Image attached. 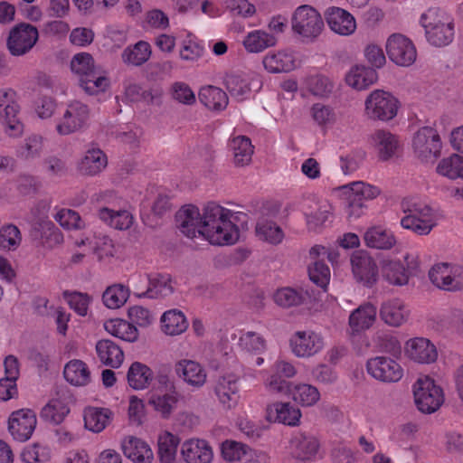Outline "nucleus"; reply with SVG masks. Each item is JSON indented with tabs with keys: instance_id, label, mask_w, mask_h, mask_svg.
I'll list each match as a JSON object with an SVG mask.
<instances>
[{
	"instance_id": "obj_1",
	"label": "nucleus",
	"mask_w": 463,
	"mask_h": 463,
	"mask_svg": "<svg viewBox=\"0 0 463 463\" xmlns=\"http://www.w3.org/2000/svg\"><path fill=\"white\" fill-rule=\"evenodd\" d=\"M232 212L214 203L203 208L201 235L213 245H232L239 240L240 230L232 221Z\"/></svg>"
},
{
	"instance_id": "obj_2",
	"label": "nucleus",
	"mask_w": 463,
	"mask_h": 463,
	"mask_svg": "<svg viewBox=\"0 0 463 463\" xmlns=\"http://www.w3.org/2000/svg\"><path fill=\"white\" fill-rule=\"evenodd\" d=\"M401 207L404 213L401 226L418 235L430 234L441 217L439 208L418 198H404Z\"/></svg>"
},
{
	"instance_id": "obj_3",
	"label": "nucleus",
	"mask_w": 463,
	"mask_h": 463,
	"mask_svg": "<svg viewBox=\"0 0 463 463\" xmlns=\"http://www.w3.org/2000/svg\"><path fill=\"white\" fill-rule=\"evenodd\" d=\"M73 73L79 78L80 87L89 95L104 92L109 87V80L95 68L92 56L80 52L73 56L71 61Z\"/></svg>"
},
{
	"instance_id": "obj_4",
	"label": "nucleus",
	"mask_w": 463,
	"mask_h": 463,
	"mask_svg": "<svg viewBox=\"0 0 463 463\" xmlns=\"http://www.w3.org/2000/svg\"><path fill=\"white\" fill-rule=\"evenodd\" d=\"M420 24L425 29L428 43L436 47H444L452 43L455 36L453 19L445 12L430 8L421 14Z\"/></svg>"
},
{
	"instance_id": "obj_5",
	"label": "nucleus",
	"mask_w": 463,
	"mask_h": 463,
	"mask_svg": "<svg viewBox=\"0 0 463 463\" xmlns=\"http://www.w3.org/2000/svg\"><path fill=\"white\" fill-rule=\"evenodd\" d=\"M128 284L133 287L135 294L138 297L164 298L173 292L171 278L168 274H156L152 277L133 274L128 279Z\"/></svg>"
},
{
	"instance_id": "obj_6",
	"label": "nucleus",
	"mask_w": 463,
	"mask_h": 463,
	"mask_svg": "<svg viewBox=\"0 0 463 463\" xmlns=\"http://www.w3.org/2000/svg\"><path fill=\"white\" fill-rule=\"evenodd\" d=\"M417 408L423 413L435 412L444 402L443 390L430 376L420 377L413 384Z\"/></svg>"
},
{
	"instance_id": "obj_7",
	"label": "nucleus",
	"mask_w": 463,
	"mask_h": 463,
	"mask_svg": "<svg viewBox=\"0 0 463 463\" xmlns=\"http://www.w3.org/2000/svg\"><path fill=\"white\" fill-rule=\"evenodd\" d=\"M291 25L295 33L303 39L312 41L322 33L324 21L317 9L311 5H303L295 10Z\"/></svg>"
},
{
	"instance_id": "obj_8",
	"label": "nucleus",
	"mask_w": 463,
	"mask_h": 463,
	"mask_svg": "<svg viewBox=\"0 0 463 463\" xmlns=\"http://www.w3.org/2000/svg\"><path fill=\"white\" fill-rule=\"evenodd\" d=\"M399 100L390 92L373 90L365 99V113L373 119L388 121L396 117Z\"/></svg>"
},
{
	"instance_id": "obj_9",
	"label": "nucleus",
	"mask_w": 463,
	"mask_h": 463,
	"mask_svg": "<svg viewBox=\"0 0 463 463\" xmlns=\"http://www.w3.org/2000/svg\"><path fill=\"white\" fill-rule=\"evenodd\" d=\"M15 96L11 89L0 90V122L5 134L11 137H18L24 132V125L18 118L19 106Z\"/></svg>"
},
{
	"instance_id": "obj_10",
	"label": "nucleus",
	"mask_w": 463,
	"mask_h": 463,
	"mask_svg": "<svg viewBox=\"0 0 463 463\" xmlns=\"http://www.w3.org/2000/svg\"><path fill=\"white\" fill-rule=\"evenodd\" d=\"M389 59L398 66L409 67L417 59V50L413 42L402 33H392L385 45Z\"/></svg>"
},
{
	"instance_id": "obj_11",
	"label": "nucleus",
	"mask_w": 463,
	"mask_h": 463,
	"mask_svg": "<svg viewBox=\"0 0 463 463\" xmlns=\"http://www.w3.org/2000/svg\"><path fill=\"white\" fill-rule=\"evenodd\" d=\"M366 371L371 377L385 383H397L403 376L401 364L396 360L384 355L368 359Z\"/></svg>"
},
{
	"instance_id": "obj_12",
	"label": "nucleus",
	"mask_w": 463,
	"mask_h": 463,
	"mask_svg": "<svg viewBox=\"0 0 463 463\" xmlns=\"http://www.w3.org/2000/svg\"><path fill=\"white\" fill-rule=\"evenodd\" d=\"M89 118V107L80 101H72L68 104L60 122L56 125V131L61 136L75 133L87 125Z\"/></svg>"
},
{
	"instance_id": "obj_13",
	"label": "nucleus",
	"mask_w": 463,
	"mask_h": 463,
	"mask_svg": "<svg viewBox=\"0 0 463 463\" xmlns=\"http://www.w3.org/2000/svg\"><path fill=\"white\" fill-rule=\"evenodd\" d=\"M412 146L421 160H432L439 156L442 144L436 129L423 127L414 135Z\"/></svg>"
},
{
	"instance_id": "obj_14",
	"label": "nucleus",
	"mask_w": 463,
	"mask_h": 463,
	"mask_svg": "<svg viewBox=\"0 0 463 463\" xmlns=\"http://www.w3.org/2000/svg\"><path fill=\"white\" fill-rule=\"evenodd\" d=\"M50 207L49 202L41 201L33 212H38L39 214L34 223V230L40 232L43 244L48 248H53L63 241V235L55 224L48 219Z\"/></svg>"
},
{
	"instance_id": "obj_15",
	"label": "nucleus",
	"mask_w": 463,
	"mask_h": 463,
	"mask_svg": "<svg viewBox=\"0 0 463 463\" xmlns=\"http://www.w3.org/2000/svg\"><path fill=\"white\" fill-rule=\"evenodd\" d=\"M462 269L448 263L434 265L430 272V281L439 288L453 291L458 290L463 286Z\"/></svg>"
},
{
	"instance_id": "obj_16",
	"label": "nucleus",
	"mask_w": 463,
	"mask_h": 463,
	"mask_svg": "<svg viewBox=\"0 0 463 463\" xmlns=\"http://www.w3.org/2000/svg\"><path fill=\"white\" fill-rule=\"evenodd\" d=\"M36 425V414L30 409L13 411L8 420L10 434L15 440L21 442H24L32 437Z\"/></svg>"
},
{
	"instance_id": "obj_17",
	"label": "nucleus",
	"mask_w": 463,
	"mask_h": 463,
	"mask_svg": "<svg viewBox=\"0 0 463 463\" xmlns=\"http://www.w3.org/2000/svg\"><path fill=\"white\" fill-rule=\"evenodd\" d=\"M289 345L297 357H311L323 349L324 339L314 331H297L291 335Z\"/></svg>"
},
{
	"instance_id": "obj_18",
	"label": "nucleus",
	"mask_w": 463,
	"mask_h": 463,
	"mask_svg": "<svg viewBox=\"0 0 463 463\" xmlns=\"http://www.w3.org/2000/svg\"><path fill=\"white\" fill-rule=\"evenodd\" d=\"M38 36L36 27L20 24L10 32L7 41L8 49L13 55H23L34 46Z\"/></svg>"
},
{
	"instance_id": "obj_19",
	"label": "nucleus",
	"mask_w": 463,
	"mask_h": 463,
	"mask_svg": "<svg viewBox=\"0 0 463 463\" xmlns=\"http://www.w3.org/2000/svg\"><path fill=\"white\" fill-rule=\"evenodd\" d=\"M352 270L357 281L366 287L373 286L378 278V268L366 252L355 251L351 257Z\"/></svg>"
},
{
	"instance_id": "obj_20",
	"label": "nucleus",
	"mask_w": 463,
	"mask_h": 463,
	"mask_svg": "<svg viewBox=\"0 0 463 463\" xmlns=\"http://www.w3.org/2000/svg\"><path fill=\"white\" fill-rule=\"evenodd\" d=\"M377 309L370 302L360 305L348 317L349 335L352 337L361 335L370 329L376 320Z\"/></svg>"
},
{
	"instance_id": "obj_21",
	"label": "nucleus",
	"mask_w": 463,
	"mask_h": 463,
	"mask_svg": "<svg viewBox=\"0 0 463 463\" xmlns=\"http://www.w3.org/2000/svg\"><path fill=\"white\" fill-rule=\"evenodd\" d=\"M181 453L185 463H211L213 451L209 442L202 439H190L181 447Z\"/></svg>"
},
{
	"instance_id": "obj_22",
	"label": "nucleus",
	"mask_w": 463,
	"mask_h": 463,
	"mask_svg": "<svg viewBox=\"0 0 463 463\" xmlns=\"http://www.w3.org/2000/svg\"><path fill=\"white\" fill-rule=\"evenodd\" d=\"M203 214L194 205H185L175 214L177 227L188 238H194L201 235Z\"/></svg>"
},
{
	"instance_id": "obj_23",
	"label": "nucleus",
	"mask_w": 463,
	"mask_h": 463,
	"mask_svg": "<svg viewBox=\"0 0 463 463\" xmlns=\"http://www.w3.org/2000/svg\"><path fill=\"white\" fill-rule=\"evenodd\" d=\"M301 411L289 402H274L266 408V420L288 426H298Z\"/></svg>"
},
{
	"instance_id": "obj_24",
	"label": "nucleus",
	"mask_w": 463,
	"mask_h": 463,
	"mask_svg": "<svg viewBox=\"0 0 463 463\" xmlns=\"http://www.w3.org/2000/svg\"><path fill=\"white\" fill-rule=\"evenodd\" d=\"M121 449L126 458L133 463H152L154 453L150 445L137 437H126L121 442Z\"/></svg>"
},
{
	"instance_id": "obj_25",
	"label": "nucleus",
	"mask_w": 463,
	"mask_h": 463,
	"mask_svg": "<svg viewBox=\"0 0 463 463\" xmlns=\"http://www.w3.org/2000/svg\"><path fill=\"white\" fill-rule=\"evenodd\" d=\"M214 392L219 402L224 408H234L240 399L239 378L234 374H227L220 377Z\"/></svg>"
},
{
	"instance_id": "obj_26",
	"label": "nucleus",
	"mask_w": 463,
	"mask_h": 463,
	"mask_svg": "<svg viewBox=\"0 0 463 463\" xmlns=\"http://www.w3.org/2000/svg\"><path fill=\"white\" fill-rule=\"evenodd\" d=\"M329 28L337 34L350 35L356 29L354 17L346 10L340 7H330L326 14Z\"/></svg>"
},
{
	"instance_id": "obj_27",
	"label": "nucleus",
	"mask_w": 463,
	"mask_h": 463,
	"mask_svg": "<svg viewBox=\"0 0 463 463\" xmlns=\"http://www.w3.org/2000/svg\"><path fill=\"white\" fill-rule=\"evenodd\" d=\"M406 354L411 360L420 364L433 363L438 357L436 346L423 337L409 340L406 343Z\"/></svg>"
},
{
	"instance_id": "obj_28",
	"label": "nucleus",
	"mask_w": 463,
	"mask_h": 463,
	"mask_svg": "<svg viewBox=\"0 0 463 463\" xmlns=\"http://www.w3.org/2000/svg\"><path fill=\"white\" fill-rule=\"evenodd\" d=\"M178 399V392L171 383L165 385V392L156 391L153 392L148 402L157 412L164 418H167L176 407Z\"/></svg>"
},
{
	"instance_id": "obj_29",
	"label": "nucleus",
	"mask_w": 463,
	"mask_h": 463,
	"mask_svg": "<svg viewBox=\"0 0 463 463\" xmlns=\"http://www.w3.org/2000/svg\"><path fill=\"white\" fill-rule=\"evenodd\" d=\"M175 372L187 384L200 388L206 382V372L197 362L192 360H181L175 365Z\"/></svg>"
},
{
	"instance_id": "obj_30",
	"label": "nucleus",
	"mask_w": 463,
	"mask_h": 463,
	"mask_svg": "<svg viewBox=\"0 0 463 463\" xmlns=\"http://www.w3.org/2000/svg\"><path fill=\"white\" fill-rule=\"evenodd\" d=\"M408 316L409 311L403 301L399 298L384 301L380 308L382 320L392 326H400L407 320Z\"/></svg>"
},
{
	"instance_id": "obj_31",
	"label": "nucleus",
	"mask_w": 463,
	"mask_h": 463,
	"mask_svg": "<svg viewBox=\"0 0 463 463\" xmlns=\"http://www.w3.org/2000/svg\"><path fill=\"white\" fill-rule=\"evenodd\" d=\"M97 355L106 366L118 368L124 361V352L121 347L109 339H101L96 344Z\"/></svg>"
},
{
	"instance_id": "obj_32",
	"label": "nucleus",
	"mask_w": 463,
	"mask_h": 463,
	"mask_svg": "<svg viewBox=\"0 0 463 463\" xmlns=\"http://www.w3.org/2000/svg\"><path fill=\"white\" fill-rule=\"evenodd\" d=\"M113 412L108 408L88 407L84 410L85 428L94 433H99L110 423Z\"/></svg>"
},
{
	"instance_id": "obj_33",
	"label": "nucleus",
	"mask_w": 463,
	"mask_h": 463,
	"mask_svg": "<svg viewBox=\"0 0 463 463\" xmlns=\"http://www.w3.org/2000/svg\"><path fill=\"white\" fill-rule=\"evenodd\" d=\"M65 380L71 385L82 387L91 381V373L86 363L79 359L69 361L63 370Z\"/></svg>"
},
{
	"instance_id": "obj_34",
	"label": "nucleus",
	"mask_w": 463,
	"mask_h": 463,
	"mask_svg": "<svg viewBox=\"0 0 463 463\" xmlns=\"http://www.w3.org/2000/svg\"><path fill=\"white\" fill-rule=\"evenodd\" d=\"M108 165V158L99 148H91L86 151L79 163V171L84 175H96Z\"/></svg>"
},
{
	"instance_id": "obj_35",
	"label": "nucleus",
	"mask_w": 463,
	"mask_h": 463,
	"mask_svg": "<svg viewBox=\"0 0 463 463\" xmlns=\"http://www.w3.org/2000/svg\"><path fill=\"white\" fill-rule=\"evenodd\" d=\"M364 240L369 248L379 250H390L395 243L396 239L392 232L382 226L369 228L364 235Z\"/></svg>"
},
{
	"instance_id": "obj_36",
	"label": "nucleus",
	"mask_w": 463,
	"mask_h": 463,
	"mask_svg": "<svg viewBox=\"0 0 463 463\" xmlns=\"http://www.w3.org/2000/svg\"><path fill=\"white\" fill-rule=\"evenodd\" d=\"M264 68L271 73L288 72L295 69V58L289 52H269L262 61Z\"/></svg>"
},
{
	"instance_id": "obj_37",
	"label": "nucleus",
	"mask_w": 463,
	"mask_h": 463,
	"mask_svg": "<svg viewBox=\"0 0 463 463\" xmlns=\"http://www.w3.org/2000/svg\"><path fill=\"white\" fill-rule=\"evenodd\" d=\"M378 75L374 69L365 66L353 67L345 76V82L354 90H365L377 80Z\"/></svg>"
},
{
	"instance_id": "obj_38",
	"label": "nucleus",
	"mask_w": 463,
	"mask_h": 463,
	"mask_svg": "<svg viewBox=\"0 0 463 463\" xmlns=\"http://www.w3.org/2000/svg\"><path fill=\"white\" fill-rule=\"evenodd\" d=\"M199 100L203 105L212 110H223L226 109L229 99L224 90L221 88L207 85L200 89Z\"/></svg>"
},
{
	"instance_id": "obj_39",
	"label": "nucleus",
	"mask_w": 463,
	"mask_h": 463,
	"mask_svg": "<svg viewBox=\"0 0 463 463\" xmlns=\"http://www.w3.org/2000/svg\"><path fill=\"white\" fill-rule=\"evenodd\" d=\"M99 219L116 230H128L133 224L134 217L127 210L115 211L109 207H101L98 213Z\"/></svg>"
},
{
	"instance_id": "obj_40",
	"label": "nucleus",
	"mask_w": 463,
	"mask_h": 463,
	"mask_svg": "<svg viewBox=\"0 0 463 463\" xmlns=\"http://www.w3.org/2000/svg\"><path fill=\"white\" fill-rule=\"evenodd\" d=\"M255 232L260 241L272 245L279 244L284 239L282 229L274 221L265 216L258 219Z\"/></svg>"
},
{
	"instance_id": "obj_41",
	"label": "nucleus",
	"mask_w": 463,
	"mask_h": 463,
	"mask_svg": "<svg viewBox=\"0 0 463 463\" xmlns=\"http://www.w3.org/2000/svg\"><path fill=\"white\" fill-rule=\"evenodd\" d=\"M104 328L111 335L129 343L137 341L139 335L137 328L132 323L121 318L106 321Z\"/></svg>"
},
{
	"instance_id": "obj_42",
	"label": "nucleus",
	"mask_w": 463,
	"mask_h": 463,
	"mask_svg": "<svg viewBox=\"0 0 463 463\" xmlns=\"http://www.w3.org/2000/svg\"><path fill=\"white\" fill-rule=\"evenodd\" d=\"M381 273L390 284H407L409 276L404 265L398 260L384 259L381 262Z\"/></svg>"
},
{
	"instance_id": "obj_43",
	"label": "nucleus",
	"mask_w": 463,
	"mask_h": 463,
	"mask_svg": "<svg viewBox=\"0 0 463 463\" xmlns=\"http://www.w3.org/2000/svg\"><path fill=\"white\" fill-rule=\"evenodd\" d=\"M296 457L302 461L315 460L319 450V441L312 436L302 433L296 435L292 439Z\"/></svg>"
},
{
	"instance_id": "obj_44",
	"label": "nucleus",
	"mask_w": 463,
	"mask_h": 463,
	"mask_svg": "<svg viewBox=\"0 0 463 463\" xmlns=\"http://www.w3.org/2000/svg\"><path fill=\"white\" fill-rule=\"evenodd\" d=\"M151 53L150 44L145 41H138L137 43L128 46L123 51L121 58L123 62L128 65L141 66L149 60Z\"/></svg>"
},
{
	"instance_id": "obj_45",
	"label": "nucleus",
	"mask_w": 463,
	"mask_h": 463,
	"mask_svg": "<svg viewBox=\"0 0 463 463\" xmlns=\"http://www.w3.org/2000/svg\"><path fill=\"white\" fill-rule=\"evenodd\" d=\"M162 330L169 335L184 333L188 327V322L184 313L177 309L165 311L161 317Z\"/></svg>"
},
{
	"instance_id": "obj_46",
	"label": "nucleus",
	"mask_w": 463,
	"mask_h": 463,
	"mask_svg": "<svg viewBox=\"0 0 463 463\" xmlns=\"http://www.w3.org/2000/svg\"><path fill=\"white\" fill-rule=\"evenodd\" d=\"M180 443L178 436L165 430L158 435L157 446L160 463H172Z\"/></svg>"
},
{
	"instance_id": "obj_47",
	"label": "nucleus",
	"mask_w": 463,
	"mask_h": 463,
	"mask_svg": "<svg viewBox=\"0 0 463 463\" xmlns=\"http://www.w3.org/2000/svg\"><path fill=\"white\" fill-rule=\"evenodd\" d=\"M276 43L277 40L274 35L262 30H254L246 35L243 40V46L247 52L256 53L274 46Z\"/></svg>"
},
{
	"instance_id": "obj_48",
	"label": "nucleus",
	"mask_w": 463,
	"mask_h": 463,
	"mask_svg": "<svg viewBox=\"0 0 463 463\" xmlns=\"http://www.w3.org/2000/svg\"><path fill=\"white\" fill-rule=\"evenodd\" d=\"M251 453V449L241 442L227 439L221 444L222 457L229 462L250 460Z\"/></svg>"
},
{
	"instance_id": "obj_49",
	"label": "nucleus",
	"mask_w": 463,
	"mask_h": 463,
	"mask_svg": "<svg viewBox=\"0 0 463 463\" xmlns=\"http://www.w3.org/2000/svg\"><path fill=\"white\" fill-rule=\"evenodd\" d=\"M153 379L152 370L146 364L134 362L128 372V382L136 390L146 388Z\"/></svg>"
},
{
	"instance_id": "obj_50",
	"label": "nucleus",
	"mask_w": 463,
	"mask_h": 463,
	"mask_svg": "<svg viewBox=\"0 0 463 463\" xmlns=\"http://www.w3.org/2000/svg\"><path fill=\"white\" fill-rule=\"evenodd\" d=\"M230 146L233 151L236 165L243 166L251 161L254 147L249 137L245 136L236 137L231 141Z\"/></svg>"
},
{
	"instance_id": "obj_51",
	"label": "nucleus",
	"mask_w": 463,
	"mask_h": 463,
	"mask_svg": "<svg viewBox=\"0 0 463 463\" xmlns=\"http://www.w3.org/2000/svg\"><path fill=\"white\" fill-rule=\"evenodd\" d=\"M70 412L68 404L61 399L51 400L41 411V417L53 424H60Z\"/></svg>"
},
{
	"instance_id": "obj_52",
	"label": "nucleus",
	"mask_w": 463,
	"mask_h": 463,
	"mask_svg": "<svg viewBox=\"0 0 463 463\" xmlns=\"http://www.w3.org/2000/svg\"><path fill=\"white\" fill-rule=\"evenodd\" d=\"M373 140L377 146L379 156L383 160L391 158L398 147L396 137L385 130H377L373 135Z\"/></svg>"
},
{
	"instance_id": "obj_53",
	"label": "nucleus",
	"mask_w": 463,
	"mask_h": 463,
	"mask_svg": "<svg viewBox=\"0 0 463 463\" xmlns=\"http://www.w3.org/2000/svg\"><path fill=\"white\" fill-rule=\"evenodd\" d=\"M339 191L343 194H354L363 201L373 200L381 194L378 186L364 183L363 181L353 182L339 187Z\"/></svg>"
},
{
	"instance_id": "obj_54",
	"label": "nucleus",
	"mask_w": 463,
	"mask_h": 463,
	"mask_svg": "<svg viewBox=\"0 0 463 463\" xmlns=\"http://www.w3.org/2000/svg\"><path fill=\"white\" fill-rule=\"evenodd\" d=\"M290 395L296 402L302 406H312L316 404L320 398L318 390L315 386L307 383L294 385Z\"/></svg>"
},
{
	"instance_id": "obj_55",
	"label": "nucleus",
	"mask_w": 463,
	"mask_h": 463,
	"mask_svg": "<svg viewBox=\"0 0 463 463\" xmlns=\"http://www.w3.org/2000/svg\"><path fill=\"white\" fill-rule=\"evenodd\" d=\"M306 87L312 95L326 98L332 93L334 83L328 77L317 74L306 79Z\"/></svg>"
},
{
	"instance_id": "obj_56",
	"label": "nucleus",
	"mask_w": 463,
	"mask_h": 463,
	"mask_svg": "<svg viewBox=\"0 0 463 463\" xmlns=\"http://www.w3.org/2000/svg\"><path fill=\"white\" fill-rule=\"evenodd\" d=\"M129 297V288L121 285L115 284L109 287L103 293V303L109 308H118L122 307Z\"/></svg>"
},
{
	"instance_id": "obj_57",
	"label": "nucleus",
	"mask_w": 463,
	"mask_h": 463,
	"mask_svg": "<svg viewBox=\"0 0 463 463\" xmlns=\"http://www.w3.org/2000/svg\"><path fill=\"white\" fill-rule=\"evenodd\" d=\"M43 151V137L38 135H31L24 139V142L17 146L15 150L16 156L32 160L41 156Z\"/></svg>"
},
{
	"instance_id": "obj_58",
	"label": "nucleus",
	"mask_w": 463,
	"mask_h": 463,
	"mask_svg": "<svg viewBox=\"0 0 463 463\" xmlns=\"http://www.w3.org/2000/svg\"><path fill=\"white\" fill-rule=\"evenodd\" d=\"M437 172L450 179L463 178V156L455 154L443 158L437 166Z\"/></svg>"
},
{
	"instance_id": "obj_59",
	"label": "nucleus",
	"mask_w": 463,
	"mask_h": 463,
	"mask_svg": "<svg viewBox=\"0 0 463 463\" xmlns=\"http://www.w3.org/2000/svg\"><path fill=\"white\" fill-rule=\"evenodd\" d=\"M76 244L78 246L90 245L94 252L98 255L99 260L113 256L114 254L113 241L109 236L106 235L95 237L93 241L87 238L86 240L77 241Z\"/></svg>"
},
{
	"instance_id": "obj_60",
	"label": "nucleus",
	"mask_w": 463,
	"mask_h": 463,
	"mask_svg": "<svg viewBox=\"0 0 463 463\" xmlns=\"http://www.w3.org/2000/svg\"><path fill=\"white\" fill-rule=\"evenodd\" d=\"M50 458V449L38 443L26 446L21 453L23 463H46Z\"/></svg>"
},
{
	"instance_id": "obj_61",
	"label": "nucleus",
	"mask_w": 463,
	"mask_h": 463,
	"mask_svg": "<svg viewBox=\"0 0 463 463\" xmlns=\"http://www.w3.org/2000/svg\"><path fill=\"white\" fill-rule=\"evenodd\" d=\"M203 43L194 35L188 34L184 40L180 49V58L184 61H194L203 56Z\"/></svg>"
},
{
	"instance_id": "obj_62",
	"label": "nucleus",
	"mask_w": 463,
	"mask_h": 463,
	"mask_svg": "<svg viewBox=\"0 0 463 463\" xmlns=\"http://www.w3.org/2000/svg\"><path fill=\"white\" fill-rule=\"evenodd\" d=\"M22 241L20 230L13 224H7L0 229V249L14 250Z\"/></svg>"
},
{
	"instance_id": "obj_63",
	"label": "nucleus",
	"mask_w": 463,
	"mask_h": 463,
	"mask_svg": "<svg viewBox=\"0 0 463 463\" xmlns=\"http://www.w3.org/2000/svg\"><path fill=\"white\" fill-rule=\"evenodd\" d=\"M225 83L230 94L238 100L246 99L250 92L248 80L240 75L227 76Z\"/></svg>"
},
{
	"instance_id": "obj_64",
	"label": "nucleus",
	"mask_w": 463,
	"mask_h": 463,
	"mask_svg": "<svg viewBox=\"0 0 463 463\" xmlns=\"http://www.w3.org/2000/svg\"><path fill=\"white\" fill-rule=\"evenodd\" d=\"M54 219L61 227L67 230H80L85 226V222L80 214L71 209H61L54 215Z\"/></svg>"
}]
</instances>
